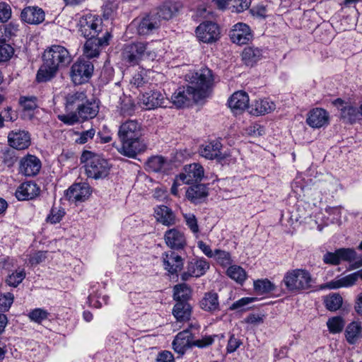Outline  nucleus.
I'll use <instances>...</instances> for the list:
<instances>
[{
	"mask_svg": "<svg viewBox=\"0 0 362 362\" xmlns=\"http://www.w3.org/2000/svg\"><path fill=\"white\" fill-rule=\"evenodd\" d=\"M141 135V127L136 120L129 119L123 122L118 131L121 142V146L117 148L118 152L130 158H135L137 155L144 153L147 145Z\"/></svg>",
	"mask_w": 362,
	"mask_h": 362,
	"instance_id": "f257e3e1",
	"label": "nucleus"
},
{
	"mask_svg": "<svg viewBox=\"0 0 362 362\" xmlns=\"http://www.w3.org/2000/svg\"><path fill=\"white\" fill-rule=\"evenodd\" d=\"M122 59L129 66L139 64L142 60L153 61L157 53L152 48L151 43L146 42H134L124 45L122 53Z\"/></svg>",
	"mask_w": 362,
	"mask_h": 362,
	"instance_id": "f03ea898",
	"label": "nucleus"
},
{
	"mask_svg": "<svg viewBox=\"0 0 362 362\" xmlns=\"http://www.w3.org/2000/svg\"><path fill=\"white\" fill-rule=\"evenodd\" d=\"M192 328L198 329L199 327L191 325L189 328L177 333L173 341V349L180 356H182L187 349L193 346L205 348L212 344V339L209 337H202L201 339L194 340V336L191 332Z\"/></svg>",
	"mask_w": 362,
	"mask_h": 362,
	"instance_id": "7ed1b4c3",
	"label": "nucleus"
},
{
	"mask_svg": "<svg viewBox=\"0 0 362 362\" xmlns=\"http://www.w3.org/2000/svg\"><path fill=\"white\" fill-rule=\"evenodd\" d=\"M80 159L81 163H86V173L88 177L98 180L109 175L110 165L100 156L86 151L83 152Z\"/></svg>",
	"mask_w": 362,
	"mask_h": 362,
	"instance_id": "20e7f679",
	"label": "nucleus"
},
{
	"mask_svg": "<svg viewBox=\"0 0 362 362\" xmlns=\"http://www.w3.org/2000/svg\"><path fill=\"white\" fill-rule=\"evenodd\" d=\"M283 281L286 288L291 292H300L310 289L315 283L310 273L303 269H295L288 271Z\"/></svg>",
	"mask_w": 362,
	"mask_h": 362,
	"instance_id": "39448f33",
	"label": "nucleus"
},
{
	"mask_svg": "<svg viewBox=\"0 0 362 362\" xmlns=\"http://www.w3.org/2000/svg\"><path fill=\"white\" fill-rule=\"evenodd\" d=\"M99 112V105L95 100L89 101L86 99L81 106L74 112H69L66 115H58V119L67 125H74L80 122L92 119L96 117Z\"/></svg>",
	"mask_w": 362,
	"mask_h": 362,
	"instance_id": "423d86ee",
	"label": "nucleus"
},
{
	"mask_svg": "<svg viewBox=\"0 0 362 362\" xmlns=\"http://www.w3.org/2000/svg\"><path fill=\"white\" fill-rule=\"evenodd\" d=\"M188 78L189 83L192 84L191 86L197 92L198 97L201 99L205 97L206 91L214 83L212 71L207 67L202 68L195 72L189 74Z\"/></svg>",
	"mask_w": 362,
	"mask_h": 362,
	"instance_id": "0eeeda50",
	"label": "nucleus"
},
{
	"mask_svg": "<svg viewBox=\"0 0 362 362\" xmlns=\"http://www.w3.org/2000/svg\"><path fill=\"white\" fill-rule=\"evenodd\" d=\"M42 59L59 69L68 66L71 62V57L66 47L54 45L45 49Z\"/></svg>",
	"mask_w": 362,
	"mask_h": 362,
	"instance_id": "6e6552de",
	"label": "nucleus"
},
{
	"mask_svg": "<svg viewBox=\"0 0 362 362\" xmlns=\"http://www.w3.org/2000/svg\"><path fill=\"white\" fill-rule=\"evenodd\" d=\"M78 26V31L85 38L96 37L102 30L101 19L92 14L82 16Z\"/></svg>",
	"mask_w": 362,
	"mask_h": 362,
	"instance_id": "1a4fd4ad",
	"label": "nucleus"
},
{
	"mask_svg": "<svg viewBox=\"0 0 362 362\" xmlns=\"http://www.w3.org/2000/svg\"><path fill=\"white\" fill-rule=\"evenodd\" d=\"M94 66L91 62L85 59L76 61L71 66V77L75 84L87 82L91 77Z\"/></svg>",
	"mask_w": 362,
	"mask_h": 362,
	"instance_id": "9d476101",
	"label": "nucleus"
},
{
	"mask_svg": "<svg viewBox=\"0 0 362 362\" xmlns=\"http://www.w3.org/2000/svg\"><path fill=\"white\" fill-rule=\"evenodd\" d=\"M200 99L197 92L190 86L180 87L171 96L173 104L178 108L187 106L192 101H198Z\"/></svg>",
	"mask_w": 362,
	"mask_h": 362,
	"instance_id": "9b49d317",
	"label": "nucleus"
},
{
	"mask_svg": "<svg viewBox=\"0 0 362 362\" xmlns=\"http://www.w3.org/2000/svg\"><path fill=\"white\" fill-rule=\"evenodd\" d=\"M198 39L204 43H213L220 37V29L218 25L211 21L201 23L196 29Z\"/></svg>",
	"mask_w": 362,
	"mask_h": 362,
	"instance_id": "f8f14e48",
	"label": "nucleus"
},
{
	"mask_svg": "<svg viewBox=\"0 0 362 362\" xmlns=\"http://www.w3.org/2000/svg\"><path fill=\"white\" fill-rule=\"evenodd\" d=\"M111 35L108 32L103 35L102 37H90L84 45V54L88 58L96 57L100 54V48L107 46L109 44Z\"/></svg>",
	"mask_w": 362,
	"mask_h": 362,
	"instance_id": "ddd939ff",
	"label": "nucleus"
},
{
	"mask_svg": "<svg viewBox=\"0 0 362 362\" xmlns=\"http://www.w3.org/2000/svg\"><path fill=\"white\" fill-rule=\"evenodd\" d=\"M90 187L88 183H74L66 191V199L72 202H82L90 195Z\"/></svg>",
	"mask_w": 362,
	"mask_h": 362,
	"instance_id": "4468645a",
	"label": "nucleus"
},
{
	"mask_svg": "<svg viewBox=\"0 0 362 362\" xmlns=\"http://www.w3.org/2000/svg\"><path fill=\"white\" fill-rule=\"evenodd\" d=\"M204 177V168L199 163H192L184 168V172L178 175L182 183L192 185L200 182Z\"/></svg>",
	"mask_w": 362,
	"mask_h": 362,
	"instance_id": "2eb2a0df",
	"label": "nucleus"
},
{
	"mask_svg": "<svg viewBox=\"0 0 362 362\" xmlns=\"http://www.w3.org/2000/svg\"><path fill=\"white\" fill-rule=\"evenodd\" d=\"M163 266L170 274H177L183 267V258L175 251L165 252L162 255Z\"/></svg>",
	"mask_w": 362,
	"mask_h": 362,
	"instance_id": "dca6fc26",
	"label": "nucleus"
},
{
	"mask_svg": "<svg viewBox=\"0 0 362 362\" xmlns=\"http://www.w3.org/2000/svg\"><path fill=\"white\" fill-rule=\"evenodd\" d=\"M41 167V161L37 156L27 154L20 160L19 171L25 176L33 177L39 173Z\"/></svg>",
	"mask_w": 362,
	"mask_h": 362,
	"instance_id": "f3484780",
	"label": "nucleus"
},
{
	"mask_svg": "<svg viewBox=\"0 0 362 362\" xmlns=\"http://www.w3.org/2000/svg\"><path fill=\"white\" fill-rule=\"evenodd\" d=\"M358 279L362 280V269L346 276L336 278L327 282L324 288L339 289L351 287L356 284Z\"/></svg>",
	"mask_w": 362,
	"mask_h": 362,
	"instance_id": "a211bd4d",
	"label": "nucleus"
},
{
	"mask_svg": "<svg viewBox=\"0 0 362 362\" xmlns=\"http://www.w3.org/2000/svg\"><path fill=\"white\" fill-rule=\"evenodd\" d=\"M134 23L136 25L137 33L139 35H148L160 28V23L156 16L149 14Z\"/></svg>",
	"mask_w": 362,
	"mask_h": 362,
	"instance_id": "6ab92c4d",
	"label": "nucleus"
},
{
	"mask_svg": "<svg viewBox=\"0 0 362 362\" xmlns=\"http://www.w3.org/2000/svg\"><path fill=\"white\" fill-rule=\"evenodd\" d=\"M229 35L232 42L238 45H245L252 37L250 27L243 23L234 25Z\"/></svg>",
	"mask_w": 362,
	"mask_h": 362,
	"instance_id": "aec40b11",
	"label": "nucleus"
},
{
	"mask_svg": "<svg viewBox=\"0 0 362 362\" xmlns=\"http://www.w3.org/2000/svg\"><path fill=\"white\" fill-rule=\"evenodd\" d=\"M8 143L10 147L17 150L28 148L30 144V136L25 131H11L8 135Z\"/></svg>",
	"mask_w": 362,
	"mask_h": 362,
	"instance_id": "412c9836",
	"label": "nucleus"
},
{
	"mask_svg": "<svg viewBox=\"0 0 362 362\" xmlns=\"http://www.w3.org/2000/svg\"><path fill=\"white\" fill-rule=\"evenodd\" d=\"M164 239L166 245L175 250H182L187 244L184 233L176 228L168 230Z\"/></svg>",
	"mask_w": 362,
	"mask_h": 362,
	"instance_id": "4be33fe9",
	"label": "nucleus"
},
{
	"mask_svg": "<svg viewBox=\"0 0 362 362\" xmlns=\"http://www.w3.org/2000/svg\"><path fill=\"white\" fill-rule=\"evenodd\" d=\"M222 144L218 140H214L200 148V155L206 159H216L218 161L223 160L225 156L221 153Z\"/></svg>",
	"mask_w": 362,
	"mask_h": 362,
	"instance_id": "5701e85b",
	"label": "nucleus"
},
{
	"mask_svg": "<svg viewBox=\"0 0 362 362\" xmlns=\"http://www.w3.org/2000/svg\"><path fill=\"white\" fill-rule=\"evenodd\" d=\"M328 113L322 108H315L308 114L307 124L313 128H320L328 124Z\"/></svg>",
	"mask_w": 362,
	"mask_h": 362,
	"instance_id": "b1692460",
	"label": "nucleus"
},
{
	"mask_svg": "<svg viewBox=\"0 0 362 362\" xmlns=\"http://www.w3.org/2000/svg\"><path fill=\"white\" fill-rule=\"evenodd\" d=\"M40 193V188L33 182H26L22 183L15 192L18 200H29L37 197Z\"/></svg>",
	"mask_w": 362,
	"mask_h": 362,
	"instance_id": "393cba45",
	"label": "nucleus"
},
{
	"mask_svg": "<svg viewBox=\"0 0 362 362\" xmlns=\"http://www.w3.org/2000/svg\"><path fill=\"white\" fill-rule=\"evenodd\" d=\"M182 8L179 2L166 1L158 8L154 16H156L159 21L160 20L168 21L175 16Z\"/></svg>",
	"mask_w": 362,
	"mask_h": 362,
	"instance_id": "a878e982",
	"label": "nucleus"
},
{
	"mask_svg": "<svg viewBox=\"0 0 362 362\" xmlns=\"http://www.w3.org/2000/svg\"><path fill=\"white\" fill-rule=\"evenodd\" d=\"M335 105H339L341 112V118L346 122L353 124L358 119L361 114L356 107L350 104L345 103L342 100H335Z\"/></svg>",
	"mask_w": 362,
	"mask_h": 362,
	"instance_id": "bb28decb",
	"label": "nucleus"
},
{
	"mask_svg": "<svg viewBox=\"0 0 362 362\" xmlns=\"http://www.w3.org/2000/svg\"><path fill=\"white\" fill-rule=\"evenodd\" d=\"M233 112H243L249 107V96L244 91L235 92L228 100Z\"/></svg>",
	"mask_w": 362,
	"mask_h": 362,
	"instance_id": "cd10ccee",
	"label": "nucleus"
},
{
	"mask_svg": "<svg viewBox=\"0 0 362 362\" xmlns=\"http://www.w3.org/2000/svg\"><path fill=\"white\" fill-rule=\"evenodd\" d=\"M21 16L27 23L37 25L44 21L45 12L40 8L28 6L22 11Z\"/></svg>",
	"mask_w": 362,
	"mask_h": 362,
	"instance_id": "c85d7f7f",
	"label": "nucleus"
},
{
	"mask_svg": "<svg viewBox=\"0 0 362 362\" xmlns=\"http://www.w3.org/2000/svg\"><path fill=\"white\" fill-rule=\"evenodd\" d=\"M207 196V187L204 184H192L186 191L187 198L195 204L203 202Z\"/></svg>",
	"mask_w": 362,
	"mask_h": 362,
	"instance_id": "c756f323",
	"label": "nucleus"
},
{
	"mask_svg": "<svg viewBox=\"0 0 362 362\" xmlns=\"http://www.w3.org/2000/svg\"><path fill=\"white\" fill-rule=\"evenodd\" d=\"M141 102L146 109L151 110L162 107L165 103V97L160 91L151 90L142 95Z\"/></svg>",
	"mask_w": 362,
	"mask_h": 362,
	"instance_id": "7c9ffc66",
	"label": "nucleus"
},
{
	"mask_svg": "<svg viewBox=\"0 0 362 362\" xmlns=\"http://www.w3.org/2000/svg\"><path fill=\"white\" fill-rule=\"evenodd\" d=\"M154 216L157 221L164 226H170L175 223V215L167 206H157L154 209Z\"/></svg>",
	"mask_w": 362,
	"mask_h": 362,
	"instance_id": "2f4dec72",
	"label": "nucleus"
},
{
	"mask_svg": "<svg viewBox=\"0 0 362 362\" xmlns=\"http://www.w3.org/2000/svg\"><path fill=\"white\" fill-rule=\"evenodd\" d=\"M199 306L206 312L215 313L219 311L220 304L218 293L214 291L205 293L199 301Z\"/></svg>",
	"mask_w": 362,
	"mask_h": 362,
	"instance_id": "473e14b6",
	"label": "nucleus"
},
{
	"mask_svg": "<svg viewBox=\"0 0 362 362\" xmlns=\"http://www.w3.org/2000/svg\"><path fill=\"white\" fill-rule=\"evenodd\" d=\"M87 95L85 91H76L71 93L66 96L65 108L67 112H74L79 109L83 102H86Z\"/></svg>",
	"mask_w": 362,
	"mask_h": 362,
	"instance_id": "72a5a7b5",
	"label": "nucleus"
},
{
	"mask_svg": "<svg viewBox=\"0 0 362 362\" xmlns=\"http://www.w3.org/2000/svg\"><path fill=\"white\" fill-rule=\"evenodd\" d=\"M344 335L346 341L351 344H356L362 338V326L358 322L349 323L345 329Z\"/></svg>",
	"mask_w": 362,
	"mask_h": 362,
	"instance_id": "f704fd0d",
	"label": "nucleus"
},
{
	"mask_svg": "<svg viewBox=\"0 0 362 362\" xmlns=\"http://www.w3.org/2000/svg\"><path fill=\"white\" fill-rule=\"evenodd\" d=\"M262 49L255 47H245L242 53L243 61L247 66H254L262 59Z\"/></svg>",
	"mask_w": 362,
	"mask_h": 362,
	"instance_id": "c9c22d12",
	"label": "nucleus"
},
{
	"mask_svg": "<svg viewBox=\"0 0 362 362\" xmlns=\"http://www.w3.org/2000/svg\"><path fill=\"white\" fill-rule=\"evenodd\" d=\"M59 69L51 66L46 62L43 61V64L39 68L36 74V81L38 83H45L51 81L57 74Z\"/></svg>",
	"mask_w": 362,
	"mask_h": 362,
	"instance_id": "e433bc0d",
	"label": "nucleus"
},
{
	"mask_svg": "<svg viewBox=\"0 0 362 362\" xmlns=\"http://www.w3.org/2000/svg\"><path fill=\"white\" fill-rule=\"evenodd\" d=\"M191 313L192 308L187 302H177L173 309V315L179 322L189 320Z\"/></svg>",
	"mask_w": 362,
	"mask_h": 362,
	"instance_id": "4c0bfd02",
	"label": "nucleus"
},
{
	"mask_svg": "<svg viewBox=\"0 0 362 362\" xmlns=\"http://www.w3.org/2000/svg\"><path fill=\"white\" fill-rule=\"evenodd\" d=\"M276 107L275 104L268 99H259L252 105L250 112L256 115H262L271 112Z\"/></svg>",
	"mask_w": 362,
	"mask_h": 362,
	"instance_id": "58836bf2",
	"label": "nucleus"
},
{
	"mask_svg": "<svg viewBox=\"0 0 362 362\" xmlns=\"http://www.w3.org/2000/svg\"><path fill=\"white\" fill-rule=\"evenodd\" d=\"M0 160L5 167H13L18 160L16 151L13 148L4 147L0 151Z\"/></svg>",
	"mask_w": 362,
	"mask_h": 362,
	"instance_id": "ea45409f",
	"label": "nucleus"
},
{
	"mask_svg": "<svg viewBox=\"0 0 362 362\" xmlns=\"http://www.w3.org/2000/svg\"><path fill=\"white\" fill-rule=\"evenodd\" d=\"M120 115L124 116L132 115L134 112L135 105L130 96L122 95L119 98V105L117 106Z\"/></svg>",
	"mask_w": 362,
	"mask_h": 362,
	"instance_id": "a19ab883",
	"label": "nucleus"
},
{
	"mask_svg": "<svg viewBox=\"0 0 362 362\" xmlns=\"http://www.w3.org/2000/svg\"><path fill=\"white\" fill-rule=\"evenodd\" d=\"M187 267H189L193 276L199 277L204 275L209 269V264L205 259H200L189 262Z\"/></svg>",
	"mask_w": 362,
	"mask_h": 362,
	"instance_id": "79ce46f5",
	"label": "nucleus"
},
{
	"mask_svg": "<svg viewBox=\"0 0 362 362\" xmlns=\"http://www.w3.org/2000/svg\"><path fill=\"white\" fill-rule=\"evenodd\" d=\"M191 295L189 287L185 284H177L174 287L173 297L176 302H187Z\"/></svg>",
	"mask_w": 362,
	"mask_h": 362,
	"instance_id": "37998d69",
	"label": "nucleus"
},
{
	"mask_svg": "<svg viewBox=\"0 0 362 362\" xmlns=\"http://www.w3.org/2000/svg\"><path fill=\"white\" fill-rule=\"evenodd\" d=\"M226 274L230 279L239 284H243L247 278L246 272L238 265L230 266Z\"/></svg>",
	"mask_w": 362,
	"mask_h": 362,
	"instance_id": "c03bdc74",
	"label": "nucleus"
},
{
	"mask_svg": "<svg viewBox=\"0 0 362 362\" xmlns=\"http://www.w3.org/2000/svg\"><path fill=\"white\" fill-rule=\"evenodd\" d=\"M327 326L330 333H340L345 326V321L341 316L333 317L329 318L327 322Z\"/></svg>",
	"mask_w": 362,
	"mask_h": 362,
	"instance_id": "a18cd8bd",
	"label": "nucleus"
},
{
	"mask_svg": "<svg viewBox=\"0 0 362 362\" xmlns=\"http://www.w3.org/2000/svg\"><path fill=\"white\" fill-rule=\"evenodd\" d=\"M343 303L342 297L339 293H333L327 296L325 299V307L330 311L339 310Z\"/></svg>",
	"mask_w": 362,
	"mask_h": 362,
	"instance_id": "49530a36",
	"label": "nucleus"
},
{
	"mask_svg": "<svg viewBox=\"0 0 362 362\" xmlns=\"http://www.w3.org/2000/svg\"><path fill=\"white\" fill-rule=\"evenodd\" d=\"M254 288L259 294L268 293L275 289V286L267 279H258L254 282Z\"/></svg>",
	"mask_w": 362,
	"mask_h": 362,
	"instance_id": "de8ad7c7",
	"label": "nucleus"
},
{
	"mask_svg": "<svg viewBox=\"0 0 362 362\" xmlns=\"http://www.w3.org/2000/svg\"><path fill=\"white\" fill-rule=\"evenodd\" d=\"M65 215L64 209L62 207H54L51 209L49 214L47 216L46 221L52 224L59 223Z\"/></svg>",
	"mask_w": 362,
	"mask_h": 362,
	"instance_id": "09e8293b",
	"label": "nucleus"
},
{
	"mask_svg": "<svg viewBox=\"0 0 362 362\" xmlns=\"http://www.w3.org/2000/svg\"><path fill=\"white\" fill-rule=\"evenodd\" d=\"M165 163V160L163 157L156 156L150 158L146 164L149 170L156 173L162 170Z\"/></svg>",
	"mask_w": 362,
	"mask_h": 362,
	"instance_id": "8fccbe9b",
	"label": "nucleus"
},
{
	"mask_svg": "<svg viewBox=\"0 0 362 362\" xmlns=\"http://www.w3.org/2000/svg\"><path fill=\"white\" fill-rule=\"evenodd\" d=\"M340 262H351L356 259V252L353 248H339L337 250Z\"/></svg>",
	"mask_w": 362,
	"mask_h": 362,
	"instance_id": "3c124183",
	"label": "nucleus"
},
{
	"mask_svg": "<svg viewBox=\"0 0 362 362\" xmlns=\"http://www.w3.org/2000/svg\"><path fill=\"white\" fill-rule=\"evenodd\" d=\"M25 277V272L23 269L16 271L10 274L6 279V283L11 286H18Z\"/></svg>",
	"mask_w": 362,
	"mask_h": 362,
	"instance_id": "603ef678",
	"label": "nucleus"
},
{
	"mask_svg": "<svg viewBox=\"0 0 362 362\" xmlns=\"http://www.w3.org/2000/svg\"><path fill=\"white\" fill-rule=\"evenodd\" d=\"M28 317L31 321L41 323L44 320L47 318L48 313L44 309L35 308L30 312Z\"/></svg>",
	"mask_w": 362,
	"mask_h": 362,
	"instance_id": "864d4df0",
	"label": "nucleus"
},
{
	"mask_svg": "<svg viewBox=\"0 0 362 362\" xmlns=\"http://www.w3.org/2000/svg\"><path fill=\"white\" fill-rule=\"evenodd\" d=\"M13 295L11 293H0V312L8 310L13 302Z\"/></svg>",
	"mask_w": 362,
	"mask_h": 362,
	"instance_id": "5fc2aeb1",
	"label": "nucleus"
},
{
	"mask_svg": "<svg viewBox=\"0 0 362 362\" xmlns=\"http://www.w3.org/2000/svg\"><path fill=\"white\" fill-rule=\"evenodd\" d=\"M14 53L13 48L6 42H0V62L10 59Z\"/></svg>",
	"mask_w": 362,
	"mask_h": 362,
	"instance_id": "6e6d98bb",
	"label": "nucleus"
},
{
	"mask_svg": "<svg viewBox=\"0 0 362 362\" xmlns=\"http://www.w3.org/2000/svg\"><path fill=\"white\" fill-rule=\"evenodd\" d=\"M214 256L216 257L218 263L223 267H227L232 263L230 255L228 252L216 250Z\"/></svg>",
	"mask_w": 362,
	"mask_h": 362,
	"instance_id": "4d7b16f0",
	"label": "nucleus"
},
{
	"mask_svg": "<svg viewBox=\"0 0 362 362\" xmlns=\"http://www.w3.org/2000/svg\"><path fill=\"white\" fill-rule=\"evenodd\" d=\"M186 225L193 233H197L199 231L197 219L194 214L189 213L184 214Z\"/></svg>",
	"mask_w": 362,
	"mask_h": 362,
	"instance_id": "13d9d810",
	"label": "nucleus"
},
{
	"mask_svg": "<svg viewBox=\"0 0 362 362\" xmlns=\"http://www.w3.org/2000/svg\"><path fill=\"white\" fill-rule=\"evenodd\" d=\"M255 300V298H250V297H244L242 298L235 302H234L230 307L229 310H244L245 307L248 304L254 302Z\"/></svg>",
	"mask_w": 362,
	"mask_h": 362,
	"instance_id": "bf43d9fd",
	"label": "nucleus"
},
{
	"mask_svg": "<svg viewBox=\"0 0 362 362\" xmlns=\"http://www.w3.org/2000/svg\"><path fill=\"white\" fill-rule=\"evenodd\" d=\"M233 7V11L240 13L247 9L250 5V0H230Z\"/></svg>",
	"mask_w": 362,
	"mask_h": 362,
	"instance_id": "052dcab7",
	"label": "nucleus"
},
{
	"mask_svg": "<svg viewBox=\"0 0 362 362\" xmlns=\"http://www.w3.org/2000/svg\"><path fill=\"white\" fill-rule=\"evenodd\" d=\"M19 102L25 110H33L37 107L35 97H21Z\"/></svg>",
	"mask_w": 362,
	"mask_h": 362,
	"instance_id": "680f3d73",
	"label": "nucleus"
},
{
	"mask_svg": "<svg viewBox=\"0 0 362 362\" xmlns=\"http://www.w3.org/2000/svg\"><path fill=\"white\" fill-rule=\"evenodd\" d=\"M4 34L0 37V42H6L8 41L13 35H15L18 28L11 24H8L4 26Z\"/></svg>",
	"mask_w": 362,
	"mask_h": 362,
	"instance_id": "e2e57ef3",
	"label": "nucleus"
},
{
	"mask_svg": "<svg viewBox=\"0 0 362 362\" xmlns=\"http://www.w3.org/2000/svg\"><path fill=\"white\" fill-rule=\"evenodd\" d=\"M242 341L235 337L234 334H231L226 346V351L228 354L235 352L242 344Z\"/></svg>",
	"mask_w": 362,
	"mask_h": 362,
	"instance_id": "0e129e2a",
	"label": "nucleus"
},
{
	"mask_svg": "<svg viewBox=\"0 0 362 362\" xmlns=\"http://www.w3.org/2000/svg\"><path fill=\"white\" fill-rule=\"evenodd\" d=\"M323 261L326 264L338 265L341 262L339 256L337 254V250L334 252H328L323 256Z\"/></svg>",
	"mask_w": 362,
	"mask_h": 362,
	"instance_id": "69168bd1",
	"label": "nucleus"
},
{
	"mask_svg": "<svg viewBox=\"0 0 362 362\" xmlns=\"http://www.w3.org/2000/svg\"><path fill=\"white\" fill-rule=\"evenodd\" d=\"M11 16V9L6 3H0V22H6Z\"/></svg>",
	"mask_w": 362,
	"mask_h": 362,
	"instance_id": "338daca9",
	"label": "nucleus"
},
{
	"mask_svg": "<svg viewBox=\"0 0 362 362\" xmlns=\"http://www.w3.org/2000/svg\"><path fill=\"white\" fill-rule=\"evenodd\" d=\"M174 356L170 351H163L158 354L155 362H174Z\"/></svg>",
	"mask_w": 362,
	"mask_h": 362,
	"instance_id": "774afa93",
	"label": "nucleus"
}]
</instances>
